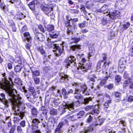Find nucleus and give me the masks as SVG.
<instances>
[{
  "label": "nucleus",
  "instance_id": "obj_1",
  "mask_svg": "<svg viewBox=\"0 0 133 133\" xmlns=\"http://www.w3.org/2000/svg\"><path fill=\"white\" fill-rule=\"evenodd\" d=\"M2 75L4 78L0 83V86L1 88L5 90L9 96L11 97L10 101L12 105L13 110L15 112L16 115H17V117L14 118V123H15L22 119L24 116V114L23 112L18 111L19 108L21 107H23L24 104L21 101L22 98L20 95H16L14 93V91H16V90L13 88L11 78H9V81L5 77V73H4Z\"/></svg>",
  "mask_w": 133,
  "mask_h": 133
},
{
  "label": "nucleus",
  "instance_id": "obj_2",
  "mask_svg": "<svg viewBox=\"0 0 133 133\" xmlns=\"http://www.w3.org/2000/svg\"><path fill=\"white\" fill-rule=\"evenodd\" d=\"M80 103L79 100L70 103H66L65 105H62L59 106V109L62 113L66 111V109H68L70 111L74 109V106H79Z\"/></svg>",
  "mask_w": 133,
  "mask_h": 133
},
{
  "label": "nucleus",
  "instance_id": "obj_3",
  "mask_svg": "<svg viewBox=\"0 0 133 133\" xmlns=\"http://www.w3.org/2000/svg\"><path fill=\"white\" fill-rule=\"evenodd\" d=\"M41 8L42 11L48 16L50 17L51 19H54V15L53 14V8L51 5L46 6L42 5L41 6Z\"/></svg>",
  "mask_w": 133,
  "mask_h": 133
},
{
  "label": "nucleus",
  "instance_id": "obj_4",
  "mask_svg": "<svg viewBox=\"0 0 133 133\" xmlns=\"http://www.w3.org/2000/svg\"><path fill=\"white\" fill-rule=\"evenodd\" d=\"M73 85L77 86L75 89L78 92H82V93L84 94L85 95H87L88 94H88L87 88L85 84H83L81 85L74 83L73 84Z\"/></svg>",
  "mask_w": 133,
  "mask_h": 133
},
{
  "label": "nucleus",
  "instance_id": "obj_5",
  "mask_svg": "<svg viewBox=\"0 0 133 133\" xmlns=\"http://www.w3.org/2000/svg\"><path fill=\"white\" fill-rule=\"evenodd\" d=\"M52 44L51 47L54 48V50H53V52H54L55 56L57 57L60 56L62 52L63 49V46L59 47L58 44H55L54 42Z\"/></svg>",
  "mask_w": 133,
  "mask_h": 133
},
{
  "label": "nucleus",
  "instance_id": "obj_6",
  "mask_svg": "<svg viewBox=\"0 0 133 133\" xmlns=\"http://www.w3.org/2000/svg\"><path fill=\"white\" fill-rule=\"evenodd\" d=\"M76 58L73 56H70L68 59H66L64 61V65L67 68L71 64L75 66Z\"/></svg>",
  "mask_w": 133,
  "mask_h": 133
},
{
  "label": "nucleus",
  "instance_id": "obj_7",
  "mask_svg": "<svg viewBox=\"0 0 133 133\" xmlns=\"http://www.w3.org/2000/svg\"><path fill=\"white\" fill-rule=\"evenodd\" d=\"M94 108L91 112V114L92 115L95 116L97 115L99 113V108L98 105H92L91 107H87L85 108L86 111L89 110L90 109Z\"/></svg>",
  "mask_w": 133,
  "mask_h": 133
},
{
  "label": "nucleus",
  "instance_id": "obj_8",
  "mask_svg": "<svg viewBox=\"0 0 133 133\" xmlns=\"http://www.w3.org/2000/svg\"><path fill=\"white\" fill-rule=\"evenodd\" d=\"M103 73L104 74L103 75L104 77L106 78V79H103L100 81L99 84L97 85L96 88L95 89V90L99 89L101 86L104 85L107 83V80L109 76H108L107 72L106 71H103Z\"/></svg>",
  "mask_w": 133,
  "mask_h": 133
},
{
  "label": "nucleus",
  "instance_id": "obj_9",
  "mask_svg": "<svg viewBox=\"0 0 133 133\" xmlns=\"http://www.w3.org/2000/svg\"><path fill=\"white\" fill-rule=\"evenodd\" d=\"M106 15H108L111 18L115 19L120 16V13L119 11L115 10L112 12H109Z\"/></svg>",
  "mask_w": 133,
  "mask_h": 133
},
{
  "label": "nucleus",
  "instance_id": "obj_10",
  "mask_svg": "<svg viewBox=\"0 0 133 133\" xmlns=\"http://www.w3.org/2000/svg\"><path fill=\"white\" fill-rule=\"evenodd\" d=\"M1 97H0V101L5 106L7 107L8 105V101L5 99V95L4 93L1 94Z\"/></svg>",
  "mask_w": 133,
  "mask_h": 133
},
{
  "label": "nucleus",
  "instance_id": "obj_11",
  "mask_svg": "<svg viewBox=\"0 0 133 133\" xmlns=\"http://www.w3.org/2000/svg\"><path fill=\"white\" fill-rule=\"evenodd\" d=\"M102 65V69L103 70L105 69L107 65L106 62H103V60L99 61L97 65L96 66L97 69L100 70L101 69V66Z\"/></svg>",
  "mask_w": 133,
  "mask_h": 133
},
{
  "label": "nucleus",
  "instance_id": "obj_12",
  "mask_svg": "<svg viewBox=\"0 0 133 133\" xmlns=\"http://www.w3.org/2000/svg\"><path fill=\"white\" fill-rule=\"evenodd\" d=\"M128 86L130 88H133V80L129 79L125 81L124 83V87Z\"/></svg>",
  "mask_w": 133,
  "mask_h": 133
},
{
  "label": "nucleus",
  "instance_id": "obj_13",
  "mask_svg": "<svg viewBox=\"0 0 133 133\" xmlns=\"http://www.w3.org/2000/svg\"><path fill=\"white\" fill-rule=\"evenodd\" d=\"M35 38L40 41H43L45 39L44 36L40 33L37 32L35 34Z\"/></svg>",
  "mask_w": 133,
  "mask_h": 133
},
{
  "label": "nucleus",
  "instance_id": "obj_14",
  "mask_svg": "<svg viewBox=\"0 0 133 133\" xmlns=\"http://www.w3.org/2000/svg\"><path fill=\"white\" fill-rule=\"evenodd\" d=\"M25 39L29 42H31L32 41V38L30 36V33L28 32H25L22 34Z\"/></svg>",
  "mask_w": 133,
  "mask_h": 133
},
{
  "label": "nucleus",
  "instance_id": "obj_15",
  "mask_svg": "<svg viewBox=\"0 0 133 133\" xmlns=\"http://www.w3.org/2000/svg\"><path fill=\"white\" fill-rule=\"evenodd\" d=\"M105 119L104 118L98 119L93 124L94 126L95 127L97 126H99L101 125L103 123Z\"/></svg>",
  "mask_w": 133,
  "mask_h": 133
},
{
  "label": "nucleus",
  "instance_id": "obj_16",
  "mask_svg": "<svg viewBox=\"0 0 133 133\" xmlns=\"http://www.w3.org/2000/svg\"><path fill=\"white\" fill-rule=\"evenodd\" d=\"M74 98L78 100L81 99L83 98L82 95L79 92H78L75 89L74 93Z\"/></svg>",
  "mask_w": 133,
  "mask_h": 133
},
{
  "label": "nucleus",
  "instance_id": "obj_17",
  "mask_svg": "<svg viewBox=\"0 0 133 133\" xmlns=\"http://www.w3.org/2000/svg\"><path fill=\"white\" fill-rule=\"evenodd\" d=\"M81 45L79 44L73 45L70 46V49L73 51H78L81 49Z\"/></svg>",
  "mask_w": 133,
  "mask_h": 133
},
{
  "label": "nucleus",
  "instance_id": "obj_18",
  "mask_svg": "<svg viewBox=\"0 0 133 133\" xmlns=\"http://www.w3.org/2000/svg\"><path fill=\"white\" fill-rule=\"evenodd\" d=\"M84 68V69L85 70V71L86 72L87 70L91 69L92 64L90 62H88L86 63H84L82 65Z\"/></svg>",
  "mask_w": 133,
  "mask_h": 133
},
{
  "label": "nucleus",
  "instance_id": "obj_19",
  "mask_svg": "<svg viewBox=\"0 0 133 133\" xmlns=\"http://www.w3.org/2000/svg\"><path fill=\"white\" fill-rule=\"evenodd\" d=\"M108 6L106 5H104L100 9V10L98 11V12H103L104 14H108L109 11L108 10Z\"/></svg>",
  "mask_w": 133,
  "mask_h": 133
},
{
  "label": "nucleus",
  "instance_id": "obj_20",
  "mask_svg": "<svg viewBox=\"0 0 133 133\" xmlns=\"http://www.w3.org/2000/svg\"><path fill=\"white\" fill-rule=\"evenodd\" d=\"M37 49L38 51L39 52L43 55L44 57H46L47 55L45 51L43 49L42 47H38L37 48Z\"/></svg>",
  "mask_w": 133,
  "mask_h": 133
},
{
  "label": "nucleus",
  "instance_id": "obj_21",
  "mask_svg": "<svg viewBox=\"0 0 133 133\" xmlns=\"http://www.w3.org/2000/svg\"><path fill=\"white\" fill-rule=\"evenodd\" d=\"M32 133H42L40 130H37L38 128V125H33L32 124Z\"/></svg>",
  "mask_w": 133,
  "mask_h": 133
},
{
  "label": "nucleus",
  "instance_id": "obj_22",
  "mask_svg": "<svg viewBox=\"0 0 133 133\" xmlns=\"http://www.w3.org/2000/svg\"><path fill=\"white\" fill-rule=\"evenodd\" d=\"M95 127L94 126V124L91 125L89 127H88V129L84 131L81 132L80 133H89L93 130L94 128Z\"/></svg>",
  "mask_w": 133,
  "mask_h": 133
},
{
  "label": "nucleus",
  "instance_id": "obj_23",
  "mask_svg": "<svg viewBox=\"0 0 133 133\" xmlns=\"http://www.w3.org/2000/svg\"><path fill=\"white\" fill-rule=\"evenodd\" d=\"M36 2V1L34 0L28 4V5L31 10L33 11L35 9V5Z\"/></svg>",
  "mask_w": 133,
  "mask_h": 133
},
{
  "label": "nucleus",
  "instance_id": "obj_24",
  "mask_svg": "<svg viewBox=\"0 0 133 133\" xmlns=\"http://www.w3.org/2000/svg\"><path fill=\"white\" fill-rule=\"evenodd\" d=\"M59 34L58 32L54 31L49 33L50 37L52 38H57L58 37Z\"/></svg>",
  "mask_w": 133,
  "mask_h": 133
},
{
  "label": "nucleus",
  "instance_id": "obj_25",
  "mask_svg": "<svg viewBox=\"0 0 133 133\" xmlns=\"http://www.w3.org/2000/svg\"><path fill=\"white\" fill-rule=\"evenodd\" d=\"M31 112L33 117H37L38 114V112L37 109L34 107L31 109Z\"/></svg>",
  "mask_w": 133,
  "mask_h": 133
},
{
  "label": "nucleus",
  "instance_id": "obj_26",
  "mask_svg": "<svg viewBox=\"0 0 133 133\" xmlns=\"http://www.w3.org/2000/svg\"><path fill=\"white\" fill-rule=\"evenodd\" d=\"M68 76L66 74H64L61 76L62 81L64 82H66L68 81Z\"/></svg>",
  "mask_w": 133,
  "mask_h": 133
},
{
  "label": "nucleus",
  "instance_id": "obj_27",
  "mask_svg": "<svg viewBox=\"0 0 133 133\" xmlns=\"http://www.w3.org/2000/svg\"><path fill=\"white\" fill-rule=\"evenodd\" d=\"M67 118L69 119L70 120L72 121H75L77 119V115H73L71 116H69L68 115L66 116Z\"/></svg>",
  "mask_w": 133,
  "mask_h": 133
},
{
  "label": "nucleus",
  "instance_id": "obj_28",
  "mask_svg": "<svg viewBox=\"0 0 133 133\" xmlns=\"http://www.w3.org/2000/svg\"><path fill=\"white\" fill-rule=\"evenodd\" d=\"M111 103V100H108L107 101L105 102L103 106L104 109L106 111L107 109L109 107V105Z\"/></svg>",
  "mask_w": 133,
  "mask_h": 133
},
{
  "label": "nucleus",
  "instance_id": "obj_29",
  "mask_svg": "<svg viewBox=\"0 0 133 133\" xmlns=\"http://www.w3.org/2000/svg\"><path fill=\"white\" fill-rule=\"evenodd\" d=\"M91 73H90L88 75V80H90V81H92V82H95V79L91 77L92 76L93 77H94L96 78H97L95 76V75L93 74L92 75L91 74Z\"/></svg>",
  "mask_w": 133,
  "mask_h": 133
},
{
  "label": "nucleus",
  "instance_id": "obj_30",
  "mask_svg": "<svg viewBox=\"0 0 133 133\" xmlns=\"http://www.w3.org/2000/svg\"><path fill=\"white\" fill-rule=\"evenodd\" d=\"M54 26L51 24H49L47 26L46 29L49 32H51L54 29Z\"/></svg>",
  "mask_w": 133,
  "mask_h": 133
},
{
  "label": "nucleus",
  "instance_id": "obj_31",
  "mask_svg": "<svg viewBox=\"0 0 133 133\" xmlns=\"http://www.w3.org/2000/svg\"><path fill=\"white\" fill-rule=\"evenodd\" d=\"M68 27V31L67 32V34L69 35L70 36L72 37V33L71 32L72 30L73 29V27L71 25L69 26Z\"/></svg>",
  "mask_w": 133,
  "mask_h": 133
},
{
  "label": "nucleus",
  "instance_id": "obj_32",
  "mask_svg": "<svg viewBox=\"0 0 133 133\" xmlns=\"http://www.w3.org/2000/svg\"><path fill=\"white\" fill-rule=\"evenodd\" d=\"M116 98H118V99H117V101L116 102H118L120 100V98L121 96V93L118 92H115L114 94Z\"/></svg>",
  "mask_w": 133,
  "mask_h": 133
},
{
  "label": "nucleus",
  "instance_id": "obj_33",
  "mask_svg": "<svg viewBox=\"0 0 133 133\" xmlns=\"http://www.w3.org/2000/svg\"><path fill=\"white\" fill-rule=\"evenodd\" d=\"M130 23L129 22H125L123 25V27L125 29H127L130 26Z\"/></svg>",
  "mask_w": 133,
  "mask_h": 133
},
{
  "label": "nucleus",
  "instance_id": "obj_34",
  "mask_svg": "<svg viewBox=\"0 0 133 133\" xmlns=\"http://www.w3.org/2000/svg\"><path fill=\"white\" fill-rule=\"evenodd\" d=\"M78 71L81 74H82L83 72H85L83 65L79 66L77 68Z\"/></svg>",
  "mask_w": 133,
  "mask_h": 133
},
{
  "label": "nucleus",
  "instance_id": "obj_35",
  "mask_svg": "<svg viewBox=\"0 0 133 133\" xmlns=\"http://www.w3.org/2000/svg\"><path fill=\"white\" fill-rule=\"evenodd\" d=\"M40 123V122L38 119L35 118L33 119L32 121V124L34 125H38V124Z\"/></svg>",
  "mask_w": 133,
  "mask_h": 133
},
{
  "label": "nucleus",
  "instance_id": "obj_36",
  "mask_svg": "<svg viewBox=\"0 0 133 133\" xmlns=\"http://www.w3.org/2000/svg\"><path fill=\"white\" fill-rule=\"evenodd\" d=\"M114 32H111L108 34V40H111L114 36Z\"/></svg>",
  "mask_w": 133,
  "mask_h": 133
},
{
  "label": "nucleus",
  "instance_id": "obj_37",
  "mask_svg": "<svg viewBox=\"0 0 133 133\" xmlns=\"http://www.w3.org/2000/svg\"><path fill=\"white\" fill-rule=\"evenodd\" d=\"M92 100V98L91 97H89V98H86L84 99V101L83 103L84 104H87L88 103L89 101H91Z\"/></svg>",
  "mask_w": 133,
  "mask_h": 133
},
{
  "label": "nucleus",
  "instance_id": "obj_38",
  "mask_svg": "<svg viewBox=\"0 0 133 133\" xmlns=\"http://www.w3.org/2000/svg\"><path fill=\"white\" fill-rule=\"evenodd\" d=\"M69 39H71L73 43H77L79 42L80 40V37H75L74 38H71L69 37Z\"/></svg>",
  "mask_w": 133,
  "mask_h": 133
},
{
  "label": "nucleus",
  "instance_id": "obj_39",
  "mask_svg": "<svg viewBox=\"0 0 133 133\" xmlns=\"http://www.w3.org/2000/svg\"><path fill=\"white\" fill-rule=\"evenodd\" d=\"M32 77H36L39 75V72L38 71H33L32 70Z\"/></svg>",
  "mask_w": 133,
  "mask_h": 133
},
{
  "label": "nucleus",
  "instance_id": "obj_40",
  "mask_svg": "<svg viewBox=\"0 0 133 133\" xmlns=\"http://www.w3.org/2000/svg\"><path fill=\"white\" fill-rule=\"evenodd\" d=\"M81 8H80L81 11H83V13L85 15H86L88 13L85 9V7L83 5H81L80 6Z\"/></svg>",
  "mask_w": 133,
  "mask_h": 133
},
{
  "label": "nucleus",
  "instance_id": "obj_41",
  "mask_svg": "<svg viewBox=\"0 0 133 133\" xmlns=\"http://www.w3.org/2000/svg\"><path fill=\"white\" fill-rule=\"evenodd\" d=\"M22 68V67L21 66H16L15 67L14 70L16 72H19L21 71Z\"/></svg>",
  "mask_w": 133,
  "mask_h": 133
},
{
  "label": "nucleus",
  "instance_id": "obj_42",
  "mask_svg": "<svg viewBox=\"0 0 133 133\" xmlns=\"http://www.w3.org/2000/svg\"><path fill=\"white\" fill-rule=\"evenodd\" d=\"M86 24V21H84L82 22L79 23L78 24V26L80 28H83L85 26Z\"/></svg>",
  "mask_w": 133,
  "mask_h": 133
},
{
  "label": "nucleus",
  "instance_id": "obj_43",
  "mask_svg": "<svg viewBox=\"0 0 133 133\" xmlns=\"http://www.w3.org/2000/svg\"><path fill=\"white\" fill-rule=\"evenodd\" d=\"M29 89L30 91L31 92V94L32 95H35L36 94V91L33 87H29Z\"/></svg>",
  "mask_w": 133,
  "mask_h": 133
},
{
  "label": "nucleus",
  "instance_id": "obj_44",
  "mask_svg": "<svg viewBox=\"0 0 133 133\" xmlns=\"http://www.w3.org/2000/svg\"><path fill=\"white\" fill-rule=\"evenodd\" d=\"M32 78L33 79L35 83L36 84H38L39 82V78L37 77H32Z\"/></svg>",
  "mask_w": 133,
  "mask_h": 133
},
{
  "label": "nucleus",
  "instance_id": "obj_45",
  "mask_svg": "<svg viewBox=\"0 0 133 133\" xmlns=\"http://www.w3.org/2000/svg\"><path fill=\"white\" fill-rule=\"evenodd\" d=\"M17 16V18L19 19H21L25 17V16L22 13H18Z\"/></svg>",
  "mask_w": 133,
  "mask_h": 133
},
{
  "label": "nucleus",
  "instance_id": "obj_46",
  "mask_svg": "<svg viewBox=\"0 0 133 133\" xmlns=\"http://www.w3.org/2000/svg\"><path fill=\"white\" fill-rule=\"evenodd\" d=\"M84 114V111H81L77 114V118H80Z\"/></svg>",
  "mask_w": 133,
  "mask_h": 133
},
{
  "label": "nucleus",
  "instance_id": "obj_47",
  "mask_svg": "<svg viewBox=\"0 0 133 133\" xmlns=\"http://www.w3.org/2000/svg\"><path fill=\"white\" fill-rule=\"evenodd\" d=\"M27 30V26L26 25H24V26H23L21 30V34L22 35V34L23 33V32L26 31Z\"/></svg>",
  "mask_w": 133,
  "mask_h": 133
},
{
  "label": "nucleus",
  "instance_id": "obj_48",
  "mask_svg": "<svg viewBox=\"0 0 133 133\" xmlns=\"http://www.w3.org/2000/svg\"><path fill=\"white\" fill-rule=\"evenodd\" d=\"M20 126L23 128L25 127L26 125V122L25 120H23L19 124Z\"/></svg>",
  "mask_w": 133,
  "mask_h": 133
},
{
  "label": "nucleus",
  "instance_id": "obj_49",
  "mask_svg": "<svg viewBox=\"0 0 133 133\" xmlns=\"http://www.w3.org/2000/svg\"><path fill=\"white\" fill-rule=\"evenodd\" d=\"M15 125H13L10 130L9 133H14L15 130Z\"/></svg>",
  "mask_w": 133,
  "mask_h": 133
},
{
  "label": "nucleus",
  "instance_id": "obj_50",
  "mask_svg": "<svg viewBox=\"0 0 133 133\" xmlns=\"http://www.w3.org/2000/svg\"><path fill=\"white\" fill-rule=\"evenodd\" d=\"M126 61L123 58H121L119 62V64L123 65L126 62Z\"/></svg>",
  "mask_w": 133,
  "mask_h": 133
},
{
  "label": "nucleus",
  "instance_id": "obj_51",
  "mask_svg": "<svg viewBox=\"0 0 133 133\" xmlns=\"http://www.w3.org/2000/svg\"><path fill=\"white\" fill-rule=\"evenodd\" d=\"M50 114L51 115H56L57 114V111L56 110L52 109L50 111Z\"/></svg>",
  "mask_w": 133,
  "mask_h": 133
},
{
  "label": "nucleus",
  "instance_id": "obj_52",
  "mask_svg": "<svg viewBox=\"0 0 133 133\" xmlns=\"http://www.w3.org/2000/svg\"><path fill=\"white\" fill-rule=\"evenodd\" d=\"M17 129L18 133H23L21 127L20 126H18L17 127Z\"/></svg>",
  "mask_w": 133,
  "mask_h": 133
},
{
  "label": "nucleus",
  "instance_id": "obj_53",
  "mask_svg": "<svg viewBox=\"0 0 133 133\" xmlns=\"http://www.w3.org/2000/svg\"><path fill=\"white\" fill-rule=\"evenodd\" d=\"M114 85L112 84H110L106 86L107 88L109 90L112 89L114 87Z\"/></svg>",
  "mask_w": 133,
  "mask_h": 133
},
{
  "label": "nucleus",
  "instance_id": "obj_54",
  "mask_svg": "<svg viewBox=\"0 0 133 133\" xmlns=\"http://www.w3.org/2000/svg\"><path fill=\"white\" fill-rule=\"evenodd\" d=\"M121 77L119 75H117L116 76L115 80L116 82H119L121 81Z\"/></svg>",
  "mask_w": 133,
  "mask_h": 133
},
{
  "label": "nucleus",
  "instance_id": "obj_55",
  "mask_svg": "<svg viewBox=\"0 0 133 133\" xmlns=\"http://www.w3.org/2000/svg\"><path fill=\"white\" fill-rule=\"evenodd\" d=\"M54 106L57 107L61 104V102L59 101H56L54 102Z\"/></svg>",
  "mask_w": 133,
  "mask_h": 133
},
{
  "label": "nucleus",
  "instance_id": "obj_56",
  "mask_svg": "<svg viewBox=\"0 0 133 133\" xmlns=\"http://www.w3.org/2000/svg\"><path fill=\"white\" fill-rule=\"evenodd\" d=\"M38 27L39 29L43 33H44L45 32V31L44 27L42 25H40L38 26Z\"/></svg>",
  "mask_w": 133,
  "mask_h": 133
},
{
  "label": "nucleus",
  "instance_id": "obj_57",
  "mask_svg": "<svg viewBox=\"0 0 133 133\" xmlns=\"http://www.w3.org/2000/svg\"><path fill=\"white\" fill-rule=\"evenodd\" d=\"M26 49L28 50H30V47L31 45L30 44L26 43L25 45Z\"/></svg>",
  "mask_w": 133,
  "mask_h": 133
},
{
  "label": "nucleus",
  "instance_id": "obj_58",
  "mask_svg": "<svg viewBox=\"0 0 133 133\" xmlns=\"http://www.w3.org/2000/svg\"><path fill=\"white\" fill-rule=\"evenodd\" d=\"M93 118L91 116V115H90L89 117L87 119V122L88 123H89L91 122Z\"/></svg>",
  "mask_w": 133,
  "mask_h": 133
},
{
  "label": "nucleus",
  "instance_id": "obj_59",
  "mask_svg": "<svg viewBox=\"0 0 133 133\" xmlns=\"http://www.w3.org/2000/svg\"><path fill=\"white\" fill-rule=\"evenodd\" d=\"M62 130L61 129L57 128L55 130V133H62Z\"/></svg>",
  "mask_w": 133,
  "mask_h": 133
},
{
  "label": "nucleus",
  "instance_id": "obj_60",
  "mask_svg": "<svg viewBox=\"0 0 133 133\" xmlns=\"http://www.w3.org/2000/svg\"><path fill=\"white\" fill-rule=\"evenodd\" d=\"M63 122L59 123L58 124L57 128H58V129H61V128L63 126Z\"/></svg>",
  "mask_w": 133,
  "mask_h": 133
},
{
  "label": "nucleus",
  "instance_id": "obj_61",
  "mask_svg": "<svg viewBox=\"0 0 133 133\" xmlns=\"http://www.w3.org/2000/svg\"><path fill=\"white\" fill-rule=\"evenodd\" d=\"M102 57L103 58V59L102 60H103L104 62V61H105L107 59V55L105 54H102Z\"/></svg>",
  "mask_w": 133,
  "mask_h": 133
},
{
  "label": "nucleus",
  "instance_id": "obj_62",
  "mask_svg": "<svg viewBox=\"0 0 133 133\" xmlns=\"http://www.w3.org/2000/svg\"><path fill=\"white\" fill-rule=\"evenodd\" d=\"M0 6L1 9L3 10L4 11L5 9V5L4 4L2 3H0Z\"/></svg>",
  "mask_w": 133,
  "mask_h": 133
},
{
  "label": "nucleus",
  "instance_id": "obj_63",
  "mask_svg": "<svg viewBox=\"0 0 133 133\" xmlns=\"http://www.w3.org/2000/svg\"><path fill=\"white\" fill-rule=\"evenodd\" d=\"M102 22L104 25L106 24L107 23V21L106 18H104L102 20Z\"/></svg>",
  "mask_w": 133,
  "mask_h": 133
},
{
  "label": "nucleus",
  "instance_id": "obj_64",
  "mask_svg": "<svg viewBox=\"0 0 133 133\" xmlns=\"http://www.w3.org/2000/svg\"><path fill=\"white\" fill-rule=\"evenodd\" d=\"M128 102H131L133 101V96H130L128 98Z\"/></svg>",
  "mask_w": 133,
  "mask_h": 133
}]
</instances>
